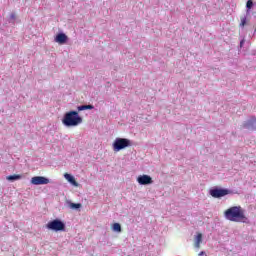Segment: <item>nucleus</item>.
<instances>
[{
    "label": "nucleus",
    "instance_id": "obj_1",
    "mask_svg": "<svg viewBox=\"0 0 256 256\" xmlns=\"http://www.w3.org/2000/svg\"><path fill=\"white\" fill-rule=\"evenodd\" d=\"M224 217L234 223H249V218L245 216V210L241 206H232L224 211Z\"/></svg>",
    "mask_w": 256,
    "mask_h": 256
},
{
    "label": "nucleus",
    "instance_id": "obj_2",
    "mask_svg": "<svg viewBox=\"0 0 256 256\" xmlns=\"http://www.w3.org/2000/svg\"><path fill=\"white\" fill-rule=\"evenodd\" d=\"M62 123L66 127H77V125H81V123H83V118L79 116V112L70 111L64 115Z\"/></svg>",
    "mask_w": 256,
    "mask_h": 256
},
{
    "label": "nucleus",
    "instance_id": "obj_3",
    "mask_svg": "<svg viewBox=\"0 0 256 256\" xmlns=\"http://www.w3.org/2000/svg\"><path fill=\"white\" fill-rule=\"evenodd\" d=\"M127 147H131V140L127 138H116L113 143V151L116 153L122 149H127Z\"/></svg>",
    "mask_w": 256,
    "mask_h": 256
},
{
    "label": "nucleus",
    "instance_id": "obj_4",
    "mask_svg": "<svg viewBox=\"0 0 256 256\" xmlns=\"http://www.w3.org/2000/svg\"><path fill=\"white\" fill-rule=\"evenodd\" d=\"M47 229L50 231H65V223L59 219H54L47 223Z\"/></svg>",
    "mask_w": 256,
    "mask_h": 256
},
{
    "label": "nucleus",
    "instance_id": "obj_5",
    "mask_svg": "<svg viewBox=\"0 0 256 256\" xmlns=\"http://www.w3.org/2000/svg\"><path fill=\"white\" fill-rule=\"evenodd\" d=\"M231 190L229 189H219V188H214L210 190V195L214 199H221V197H225L226 195H230Z\"/></svg>",
    "mask_w": 256,
    "mask_h": 256
},
{
    "label": "nucleus",
    "instance_id": "obj_6",
    "mask_svg": "<svg viewBox=\"0 0 256 256\" xmlns=\"http://www.w3.org/2000/svg\"><path fill=\"white\" fill-rule=\"evenodd\" d=\"M32 185H48L49 179L43 176H34L31 178Z\"/></svg>",
    "mask_w": 256,
    "mask_h": 256
},
{
    "label": "nucleus",
    "instance_id": "obj_7",
    "mask_svg": "<svg viewBox=\"0 0 256 256\" xmlns=\"http://www.w3.org/2000/svg\"><path fill=\"white\" fill-rule=\"evenodd\" d=\"M139 185H151L153 183V178L149 175H140L137 178Z\"/></svg>",
    "mask_w": 256,
    "mask_h": 256
},
{
    "label": "nucleus",
    "instance_id": "obj_8",
    "mask_svg": "<svg viewBox=\"0 0 256 256\" xmlns=\"http://www.w3.org/2000/svg\"><path fill=\"white\" fill-rule=\"evenodd\" d=\"M256 118L252 117L248 122H246L243 127L244 129H250L251 131H255Z\"/></svg>",
    "mask_w": 256,
    "mask_h": 256
},
{
    "label": "nucleus",
    "instance_id": "obj_9",
    "mask_svg": "<svg viewBox=\"0 0 256 256\" xmlns=\"http://www.w3.org/2000/svg\"><path fill=\"white\" fill-rule=\"evenodd\" d=\"M201 243H203V234L197 233V235L194 238V247L196 249H201Z\"/></svg>",
    "mask_w": 256,
    "mask_h": 256
},
{
    "label": "nucleus",
    "instance_id": "obj_10",
    "mask_svg": "<svg viewBox=\"0 0 256 256\" xmlns=\"http://www.w3.org/2000/svg\"><path fill=\"white\" fill-rule=\"evenodd\" d=\"M55 41L60 45H64V43H67V35H65L64 33H60L56 36Z\"/></svg>",
    "mask_w": 256,
    "mask_h": 256
},
{
    "label": "nucleus",
    "instance_id": "obj_11",
    "mask_svg": "<svg viewBox=\"0 0 256 256\" xmlns=\"http://www.w3.org/2000/svg\"><path fill=\"white\" fill-rule=\"evenodd\" d=\"M64 177L66 181L71 183V185H74V187H79V183L75 180V177L71 176V174L65 173Z\"/></svg>",
    "mask_w": 256,
    "mask_h": 256
},
{
    "label": "nucleus",
    "instance_id": "obj_12",
    "mask_svg": "<svg viewBox=\"0 0 256 256\" xmlns=\"http://www.w3.org/2000/svg\"><path fill=\"white\" fill-rule=\"evenodd\" d=\"M21 175L19 174H14V175H10V176H7L6 179L7 181H19V179H21Z\"/></svg>",
    "mask_w": 256,
    "mask_h": 256
},
{
    "label": "nucleus",
    "instance_id": "obj_13",
    "mask_svg": "<svg viewBox=\"0 0 256 256\" xmlns=\"http://www.w3.org/2000/svg\"><path fill=\"white\" fill-rule=\"evenodd\" d=\"M87 109H95V106L93 105H81L78 106V111H87Z\"/></svg>",
    "mask_w": 256,
    "mask_h": 256
},
{
    "label": "nucleus",
    "instance_id": "obj_14",
    "mask_svg": "<svg viewBox=\"0 0 256 256\" xmlns=\"http://www.w3.org/2000/svg\"><path fill=\"white\" fill-rule=\"evenodd\" d=\"M112 229L113 231H116V233H121V224L114 223Z\"/></svg>",
    "mask_w": 256,
    "mask_h": 256
},
{
    "label": "nucleus",
    "instance_id": "obj_15",
    "mask_svg": "<svg viewBox=\"0 0 256 256\" xmlns=\"http://www.w3.org/2000/svg\"><path fill=\"white\" fill-rule=\"evenodd\" d=\"M70 206L72 209H81V203H71Z\"/></svg>",
    "mask_w": 256,
    "mask_h": 256
},
{
    "label": "nucleus",
    "instance_id": "obj_16",
    "mask_svg": "<svg viewBox=\"0 0 256 256\" xmlns=\"http://www.w3.org/2000/svg\"><path fill=\"white\" fill-rule=\"evenodd\" d=\"M245 25H247V17H242L240 27H245Z\"/></svg>",
    "mask_w": 256,
    "mask_h": 256
},
{
    "label": "nucleus",
    "instance_id": "obj_17",
    "mask_svg": "<svg viewBox=\"0 0 256 256\" xmlns=\"http://www.w3.org/2000/svg\"><path fill=\"white\" fill-rule=\"evenodd\" d=\"M247 9H251L253 7V0H248L246 3Z\"/></svg>",
    "mask_w": 256,
    "mask_h": 256
},
{
    "label": "nucleus",
    "instance_id": "obj_18",
    "mask_svg": "<svg viewBox=\"0 0 256 256\" xmlns=\"http://www.w3.org/2000/svg\"><path fill=\"white\" fill-rule=\"evenodd\" d=\"M204 254H205V252L201 251V252L199 253V256H203Z\"/></svg>",
    "mask_w": 256,
    "mask_h": 256
},
{
    "label": "nucleus",
    "instance_id": "obj_19",
    "mask_svg": "<svg viewBox=\"0 0 256 256\" xmlns=\"http://www.w3.org/2000/svg\"><path fill=\"white\" fill-rule=\"evenodd\" d=\"M11 17H12V19H15V15L14 14H12Z\"/></svg>",
    "mask_w": 256,
    "mask_h": 256
},
{
    "label": "nucleus",
    "instance_id": "obj_20",
    "mask_svg": "<svg viewBox=\"0 0 256 256\" xmlns=\"http://www.w3.org/2000/svg\"><path fill=\"white\" fill-rule=\"evenodd\" d=\"M241 47H243V40L240 42Z\"/></svg>",
    "mask_w": 256,
    "mask_h": 256
}]
</instances>
